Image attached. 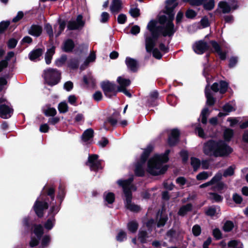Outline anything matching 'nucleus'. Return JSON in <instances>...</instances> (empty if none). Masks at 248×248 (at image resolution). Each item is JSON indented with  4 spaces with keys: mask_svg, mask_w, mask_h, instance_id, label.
<instances>
[{
    "mask_svg": "<svg viewBox=\"0 0 248 248\" xmlns=\"http://www.w3.org/2000/svg\"><path fill=\"white\" fill-rule=\"evenodd\" d=\"M177 0H167L166 2L165 14L159 15L158 22L151 21L148 24L147 28L152 32L154 36L157 37V31H162V35L164 37L172 36L176 31L172 22L174 14V9L177 6Z\"/></svg>",
    "mask_w": 248,
    "mask_h": 248,
    "instance_id": "obj_1",
    "label": "nucleus"
},
{
    "mask_svg": "<svg viewBox=\"0 0 248 248\" xmlns=\"http://www.w3.org/2000/svg\"><path fill=\"white\" fill-rule=\"evenodd\" d=\"M203 152L207 155L217 157L227 155L232 149L222 140H209L204 143Z\"/></svg>",
    "mask_w": 248,
    "mask_h": 248,
    "instance_id": "obj_2",
    "label": "nucleus"
},
{
    "mask_svg": "<svg viewBox=\"0 0 248 248\" xmlns=\"http://www.w3.org/2000/svg\"><path fill=\"white\" fill-rule=\"evenodd\" d=\"M170 150H167L163 155H155L151 158L148 163L147 171L153 175H157L164 173L167 170L166 165L162 166V164L167 162Z\"/></svg>",
    "mask_w": 248,
    "mask_h": 248,
    "instance_id": "obj_3",
    "label": "nucleus"
},
{
    "mask_svg": "<svg viewBox=\"0 0 248 248\" xmlns=\"http://www.w3.org/2000/svg\"><path fill=\"white\" fill-rule=\"evenodd\" d=\"M133 180V177L132 176L130 178L125 180H119L117 182L118 184L122 186L125 196L126 197L125 206L127 209L132 212H138L140 210V207L132 203V194L131 190L134 188L132 184Z\"/></svg>",
    "mask_w": 248,
    "mask_h": 248,
    "instance_id": "obj_4",
    "label": "nucleus"
},
{
    "mask_svg": "<svg viewBox=\"0 0 248 248\" xmlns=\"http://www.w3.org/2000/svg\"><path fill=\"white\" fill-rule=\"evenodd\" d=\"M44 78L46 83L53 86L59 82L61 73L56 69L49 68L44 71Z\"/></svg>",
    "mask_w": 248,
    "mask_h": 248,
    "instance_id": "obj_5",
    "label": "nucleus"
},
{
    "mask_svg": "<svg viewBox=\"0 0 248 248\" xmlns=\"http://www.w3.org/2000/svg\"><path fill=\"white\" fill-rule=\"evenodd\" d=\"M153 149V147L150 145L145 149L141 156L140 162L138 163L136 165L135 172L137 175L141 176L143 175L144 170L142 168V165L147 160L149 154L152 151Z\"/></svg>",
    "mask_w": 248,
    "mask_h": 248,
    "instance_id": "obj_6",
    "label": "nucleus"
},
{
    "mask_svg": "<svg viewBox=\"0 0 248 248\" xmlns=\"http://www.w3.org/2000/svg\"><path fill=\"white\" fill-rule=\"evenodd\" d=\"M117 82L119 84L117 91L123 92L127 96L131 97V93L126 89V87L130 85V80L120 77L117 79Z\"/></svg>",
    "mask_w": 248,
    "mask_h": 248,
    "instance_id": "obj_7",
    "label": "nucleus"
},
{
    "mask_svg": "<svg viewBox=\"0 0 248 248\" xmlns=\"http://www.w3.org/2000/svg\"><path fill=\"white\" fill-rule=\"evenodd\" d=\"M48 205L46 202H42L40 201H36L34 205V210L37 216L39 217H42L44 216V210L47 209Z\"/></svg>",
    "mask_w": 248,
    "mask_h": 248,
    "instance_id": "obj_8",
    "label": "nucleus"
},
{
    "mask_svg": "<svg viewBox=\"0 0 248 248\" xmlns=\"http://www.w3.org/2000/svg\"><path fill=\"white\" fill-rule=\"evenodd\" d=\"M98 157L96 155H93L89 156L87 165L92 170H97L101 168L100 162L97 160Z\"/></svg>",
    "mask_w": 248,
    "mask_h": 248,
    "instance_id": "obj_9",
    "label": "nucleus"
},
{
    "mask_svg": "<svg viewBox=\"0 0 248 248\" xmlns=\"http://www.w3.org/2000/svg\"><path fill=\"white\" fill-rule=\"evenodd\" d=\"M209 46L207 43L202 40L196 42L193 46L194 51L197 54L203 53L208 49Z\"/></svg>",
    "mask_w": 248,
    "mask_h": 248,
    "instance_id": "obj_10",
    "label": "nucleus"
},
{
    "mask_svg": "<svg viewBox=\"0 0 248 248\" xmlns=\"http://www.w3.org/2000/svg\"><path fill=\"white\" fill-rule=\"evenodd\" d=\"M101 86L106 96L108 97H111L109 93L118 92L116 91L115 85L108 81L102 82L101 83Z\"/></svg>",
    "mask_w": 248,
    "mask_h": 248,
    "instance_id": "obj_11",
    "label": "nucleus"
},
{
    "mask_svg": "<svg viewBox=\"0 0 248 248\" xmlns=\"http://www.w3.org/2000/svg\"><path fill=\"white\" fill-rule=\"evenodd\" d=\"M84 25V22L82 20V16L78 15L76 21H70L68 22L67 28L70 30H77L82 28Z\"/></svg>",
    "mask_w": 248,
    "mask_h": 248,
    "instance_id": "obj_12",
    "label": "nucleus"
},
{
    "mask_svg": "<svg viewBox=\"0 0 248 248\" xmlns=\"http://www.w3.org/2000/svg\"><path fill=\"white\" fill-rule=\"evenodd\" d=\"M162 33V31H157L158 36L157 37L154 36L153 34H152V37H147L145 39V47L146 50L148 52H151L154 47L155 45L156 40L158 38L159 36V33ZM151 34H152L151 33Z\"/></svg>",
    "mask_w": 248,
    "mask_h": 248,
    "instance_id": "obj_13",
    "label": "nucleus"
},
{
    "mask_svg": "<svg viewBox=\"0 0 248 248\" xmlns=\"http://www.w3.org/2000/svg\"><path fill=\"white\" fill-rule=\"evenodd\" d=\"M13 109L5 104L0 105V117L3 119H8L11 116Z\"/></svg>",
    "mask_w": 248,
    "mask_h": 248,
    "instance_id": "obj_14",
    "label": "nucleus"
},
{
    "mask_svg": "<svg viewBox=\"0 0 248 248\" xmlns=\"http://www.w3.org/2000/svg\"><path fill=\"white\" fill-rule=\"evenodd\" d=\"M42 27L38 25H32L28 30V33L31 35L38 37L42 32Z\"/></svg>",
    "mask_w": 248,
    "mask_h": 248,
    "instance_id": "obj_15",
    "label": "nucleus"
},
{
    "mask_svg": "<svg viewBox=\"0 0 248 248\" xmlns=\"http://www.w3.org/2000/svg\"><path fill=\"white\" fill-rule=\"evenodd\" d=\"M179 132L177 129H173L171 132V136L168 139V143L170 146H174L178 142V137Z\"/></svg>",
    "mask_w": 248,
    "mask_h": 248,
    "instance_id": "obj_16",
    "label": "nucleus"
},
{
    "mask_svg": "<svg viewBox=\"0 0 248 248\" xmlns=\"http://www.w3.org/2000/svg\"><path fill=\"white\" fill-rule=\"evenodd\" d=\"M222 176L221 173H217L210 181L200 185V187L204 188L210 185H214L221 180Z\"/></svg>",
    "mask_w": 248,
    "mask_h": 248,
    "instance_id": "obj_17",
    "label": "nucleus"
},
{
    "mask_svg": "<svg viewBox=\"0 0 248 248\" xmlns=\"http://www.w3.org/2000/svg\"><path fill=\"white\" fill-rule=\"evenodd\" d=\"M121 0H112L110 10L113 13H118L122 8Z\"/></svg>",
    "mask_w": 248,
    "mask_h": 248,
    "instance_id": "obj_18",
    "label": "nucleus"
},
{
    "mask_svg": "<svg viewBox=\"0 0 248 248\" xmlns=\"http://www.w3.org/2000/svg\"><path fill=\"white\" fill-rule=\"evenodd\" d=\"M74 46V42L71 39H67L63 42L62 49L64 52H69L72 51Z\"/></svg>",
    "mask_w": 248,
    "mask_h": 248,
    "instance_id": "obj_19",
    "label": "nucleus"
},
{
    "mask_svg": "<svg viewBox=\"0 0 248 248\" xmlns=\"http://www.w3.org/2000/svg\"><path fill=\"white\" fill-rule=\"evenodd\" d=\"M192 204L191 203H188L186 205H183L180 207L178 212V215L181 217H184L186 214L192 210Z\"/></svg>",
    "mask_w": 248,
    "mask_h": 248,
    "instance_id": "obj_20",
    "label": "nucleus"
},
{
    "mask_svg": "<svg viewBox=\"0 0 248 248\" xmlns=\"http://www.w3.org/2000/svg\"><path fill=\"white\" fill-rule=\"evenodd\" d=\"M127 67L132 71H136L138 68L137 62L132 58H127L125 60Z\"/></svg>",
    "mask_w": 248,
    "mask_h": 248,
    "instance_id": "obj_21",
    "label": "nucleus"
},
{
    "mask_svg": "<svg viewBox=\"0 0 248 248\" xmlns=\"http://www.w3.org/2000/svg\"><path fill=\"white\" fill-rule=\"evenodd\" d=\"M44 50L42 48H37L31 51L29 54L30 59L31 61L34 60L43 54Z\"/></svg>",
    "mask_w": 248,
    "mask_h": 248,
    "instance_id": "obj_22",
    "label": "nucleus"
},
{
    "mask_svg": "<svg viewBox=\"0 0 248 248\" xmlns=\"http://www.w3.org/2000/svg\"><path fill=\"white\" fill-rule=\"evenodd\" d=\"M96 58V55L94 51H92L90 55L88 57L84 63L81 66L80 69L83 70L86 67L88 66V64L91 62H94Z\"/></svg>",
    "mask_w": 248,
    "mask_h": 248,
    "instance_id": "obj_23",
    "label": "nucleus"
},
{
    "mask_svg": "<svg viewBox=\"0 0 248 248\" xmlns=\"http://www.w3.org/2000/svg\"><path fill=\"white\" fill-rule=\"evenodd\" d=\"M93 130L92 128H89L85 130L82 136V140L86 142L93 136Z\"/></svg>",
    "mask_w": 248,
    "mask_h": 248,
    "instance_id": "obj_24",
    "label": "nucleus"
},
{
    "mask_svg": "<svg viewBox=\"0 0 248 248\" xmlns=\"http://www.w3.org/2000/svg\"><path fill=\"white\" fill-rule=\"evenodd\" d=\"M218 7L224 14L229 13L231 10L230 6L226 1H220L218 3Z\"/></svg>",
    "mask_w": 248,
    "mask_h": 248,
    "instance_id": "obj_25",
    "label": "nucleus"
},
{
    "mask_svg": "<svg viewBox=\"0 0 248 248\" xmlns=\"http://www.w3.org/2000/svg\"><path fill=\"white\" fill-rule=\"evenodd\" d=\"M119 115V113H114L107 118V122L112 126L115 125L117 123Z\"/></svg>",
    "mask_w": 248,
    "mask_h": 248,
    "instance_id": "obj_26",
    "label": "nucleus"
},
{
    "mask_svg": "<svg viewBox=\"0 0 248 248\" xmlns=\"http://www.w3.org/2000/svg\"><path fill=\"white\" fill-rule=\"evenodd\" d=\"M55 53V47L52 46L51 48L49 49L45 55V60L47 64H49L51 62V60L52 57V56Z\"/></svg>",
    "mask_w": 248,
    "mask_h": 248,
    "instance_id": "obj_27",
    "label": "nucleus"
},
{
    "mask_svg": "<svg viewBox=\"0 0 248 248\" xmlns=\"http://www.w3.org/2000/svg\"><path fill=\"white\" fill-rule=\"evenodd\" d=\"M205 95L207 98V105L211 106H213L215 102V99L209 90L206 89Z\"/></svg>",
    "mask_w": 248,
    "mask_h": 248,
    "instance_id": "obj_28",
    "label": "nucleus"
},
{
    "mask_svg": "<svg viewBox=\"0 0 248 248\" xmlns=\"http://www.w3.org/2000/svg\"><path fill=\"white\" fill-rule=\"evenodd\" d=\"M34 232L38 238H40L44 233V229L42 226L41 225H35Z\"/></svg>",
    "mask_w": 248,
    "mask_h": 248,
    "instance_id": "obj_29",
    "label": "nucleus"
},
{
    "mask_svg": "<svg viewBox=\"0 0 248 248\" xmlns=\"http://www.w3.org/2000/svg\"><path fill=\"white\" fill-rule=\"evenodd\" d=\"M210 113L209 109L208 108H204L202 109L201 113L202 116V123L205 124L207 123V118Z\"/></svg>",
    "mask_w": 248,
    "mask_h": 248,
    "instance_id": "obj_30",
    "label": "nucleus"
},
{
    "mask_svg": "<svg viewBox=\"0 0 248 248\" xmlns=\"http://www.w3.org/2000/svg\"><path fill=\"white\" fill-rule=\"evenodd\" d=\"M209 199L215 202H220L223 200V197L215 193H210Z\"/></svg>",
    "mask_w": 248,
    "mask_h": 248,
    "instance_id": "obj_31",
    "label": "nucleus"
},
{
    "mask_svg": "<svg viewBox=\"0 0 248 248\" xmlns=\"http://www.w3.org/2000/svg\"><path fill=\"white\" fill-rule=\"evenodd\" d=\"M212 174L211 172L208 173L206 171H202V172L199 173L197 175L196 178L198 180H205V179H207L209 176H211Z\"/></svg>",
    "mask_w": 248,
    "mask_h": 248,
    "instance_id": "obj_32",
    "label": "nucleus"
},
{
    "mask_svg": "<svg viewBox=\"0 0 248 248\" xmlns=\"http://www.w3.org/2000/svg\"><path fill=\"white\" fill-rule=\"evenodd\" d=\"M234 227L233 223L231 221H227L223 227V229L225 232H230Z\"/></svg>",
    "mask_w": 248,
    "mask_h": 248,
    "instance_id": "obj_33",
    "label": "nucleus"
},
{
    "mask_svg": "<svg viewBox=\"0 0 248 248\" xmlns=\"http://www.w3.org/2000/svg\"><path fill=\"white\" fill-rule=\"evenodd\" d=\"M44 114L47 116H54L56 113L57 111L55 108H48L47 109L44 110Z\"/></svg>",
    "mask_w": 248,
    "mask_h": 248,
    "instance_id": "obj_34",
    "label": "nucleus"
},
{
    "mask_svg": "<svg viewBox=\"0 0 248 248\" xmlns=\"http://www.w3.org/2000/svg\"><path fill=\"white\" fill-rule=\"evenodd\" d=\"M233 135V131L231 129H226L224 132V137L226 141H229Z\"/></svg>",
    "mask_w": 248,
    "mask_h": 248,
    "instance_id": "obj_35",
    "label": "nucleus"
},
{
    "mask_svg": "<svg viewBox=\"0 0 248 248\" xmlns=\"http://www.w3.org/2000/svg\"><path fill=\"white\" fill-rule=\"evenodd\" d=\"M138 228V224L135 221H131L128 224V230L132 232H136Z\"/></svg>",
    "mask_w": 248,
    "mask_h": 248,
    "instance_id": "obj_36",
    "label": "nucleus"
},
{
    "mask_svg": "<svg viewBox=\"0 0 248 248\" xmlns=\"http://www.w3.org/2000/svg\"><path fill=\"white\" fill-rule=\"evenodd\" d=\"M191 164L194 170H196L200 166V161L196 158L192 157L191 158Z\"/></svg>",
    "mask_w": 248,
    "mask_h": 248,
    "instance_id": "obj_37",
    "label": "nucleus"
},
{
    "mask_svg": "<svg viewBox=\"0 0 248 248\" xmlns=\"http://www.w3.org/2000/svg\"><path fill=\"white\" fill-rule=\"evenodd\" d=\"M168 217L167 216H161L157 223V227H161L164 226L166 224V222L168 221Z\"/></svg>",
    "mask_w": 248,
    "mask_h": 248,
    "instance_id": "obj_38",
    "label": "nucleus"
},
{
    "mask_svg": "<svg viewBox=\"0 0 248 248\" xmlns=\"http://www.w3.org/2000/svg\"><path fill=\"white\" fill-rule=\"evenodd\" d=\"M68 106L65 102H61L59 104L58 109L61 113H65L68 111Z\"/></svg>",
    "mask_w": 248,
    "mask_h": 248,
    "instance_id": "obj_39",
    "label": "nucleus"
},
{
    "mask_svg": "<svg viewBox=\"0 0 248 248\" xmlns=\"http://www.w3.org/2000/svg\"><path fill=\"white\" fill-rule=\"evenodd\" d=\"M228 88V84L224 81H221L219 83V92L221 93H225Z\"/></svg>",
    "mask_w": 248,
    "mask_h": 248,
    "instance_id": "obj_40",
    "label": "nucleus"
},
{
    "mask_svg": "<svg viewBox=\"0 0 248 248\" xmlns=\"http://www.w3.org/2000/svg\"><path fill=\"white\" fill-rule=\"evenodd\" d=\"M232 199L236 204H241L243 202L242 197L237 193H234L232 195Z\"/></svg>",
    "mask_w": 248,
    "mask_h": 248,
    "instance_id": "obj_41",
    "label": "nucleus"
},
{
    "mask_svg": "<svg viewBox=\"0 0 248 248\" xmlns=\"http://www.w3.org/2000/svg\"><path fill=\"white\" fill-rule=\"evenodd\" d=\"M204 8L207 10H211L215 7L214 0H210L208 2L203 4Z\"/></svg>",
    "mask_w": 248,
    "mask_h": 248,
    "instance_id": "obj_42",
    "label": "nucleus"
},
{
    "mask_svg": "<svg viewBox=\"0 0 248 248\" xmlns=\"http://www.w3.org/2000/svg\"><path fill=\"white\" fill-rule=\"evenodd\" d=\"M235 169V167L234 166H230L227 169H226L223 173V176L224 177H227L228 176L232 175L234 173V170Z\"/></svg>",
    "mask_w": 248,
    "mask_h": 248,
    "instance_id": "obj_43",
    "label": "nucleus"
},
{
    "mask_svg": "<svg viewBox=\"0 0 248 248\" xmlns=\"http://www.w3.org/2000/svg\"><path fill=\"white\" fill-rule=\"evenodd\" d=\"M79 60L78 59H72L70 61L69 66L72 69H76L78 67Z\"/></svg>",
    "mask_w": 248,
    "mask_h": 248,
    "instance_id": "obj_44",
    "label": "nucleus"
},
{
    "mask_svg": "<svg viewBox=\"0 0 248 248\" xmlns=\"http://www.w3.org/2000/svg\"><path fill=\"white\" fill-rule=\"evenodd\" d=\"M192 231L194 236H198L201 233V228L199 225H195L193 227Z\"/></svg>",
    "mask_w": 248,
    "mask_h": 248,
    "instance_id": "obj_45",
    "label": "nucleus"
},
{
    "mask_svg": "<svg viewBox=\"0 0 248 248\" xmlns=\"http://www.w3.org/2000/svg\"><path fill=\"white\" fill-rule=\"evenodd\" d=\"M147 237V233L146 231H140L139 233V239L141 243H145Z\"/></svg>",
    "mask_w": 248,
    "mask_h": 248,
    "instance_id": "obj_46",
    "label": "nucleus"
},
{
    "mask_svg": "<svg viewBox=\"0 0 248 248\" xmlns=\"http://www.w3.org/2000/svg\"><path fill=\"white\" fill-rule=\"evenodd\" d=\"M45 29L50 38L52 39L53 37V32L51 26L49 24H47L45 26Z\"/></svg>",
    "mask_w": 248,
    "mask_h": 248,
    "instance_id": "obj_47",
    "label": "nucleus"
},
{
    "mask_svg": "<svg viewBox=\"0 0 248 248\" xmlns=\"http://www.w3.org/2000/svg\"><path fill=\"white\" fill-rule=\"evenodd\" d=\"M114 194L111 192L108 193L105 197V200L108 203H113L114 201Z\"/></svg>",
    "mask_w": 248,
    "mask_h": 248,
    "instance_id": "obj_48",
    "label": "nucleus"
},
{
    "mask_svg": "<svg viewBox=\"0 0 248 248\" xmlns=\"http://www.w3.org/2000/svg\"><path fill=\"white\" fill-rule=\"evenodd\" d=\"M205 0H188L189 4L193 6H198L202 5Z\"/></svg>",
    "mask_w": 248,
    "mask_h": 248,
    "instance_id": "obj_49",
    "label": "nucleus"
},
{
    "mask_svg": "<svg viewBox=\"0 0 248 248\" xmlns=\"http://www.w3.org/2000/svg\"><path fill=\"white\" fill-rule=\"evenodd\" d=\"M9 21H2L0 23V33H2L9 26Z\"/></svg>",
    "mask_w": 248,
    "mask_h": 248,
    "instance_id": "obj_50",
    "label": "nucleus"
},
{
    "mask_svg": "<svg viewBox=\"0 0 248 248\" xmlns=\"http://www.w3.org/2000/svg\"><path fill=\"white\" fill-rule=\"evenodd\" d=\"M213 235L216 239L218 240L222 238V233L221 231L217 228H216L213 231Z\"/></svg>",
    "mask_w": 248,
    "mask_h": 248,
    "instance_id": "obj_51",
    "label": "nucleus"
},
{
    "mask_svg": "<svg viewBox=\"0 0 248 248\" xmlns=\"http://www.w3.org/2000/svg\"><path fill=\"white\" fill-rule=\"evenodd\" d=\"M40 239L39 238L37 239L34 237H32L30 242V246L32 248L37 246L39 244Z\"/></svg>",
    "mask_w": 248,
    "mask_h": 248,
    "instance_id": "obj_52",
    "label": "nucleus"
},
{
    "mask_svg": "<svg viewBox=\"0 0 248 248\" xmlns=\"http://www.w3.org/2000/svg\"><path fill=\"white\" fill-rule=\"evenodd\" d=\"M206 214L209 216H213L216 213V209L215 207H210L206 211Z\"/></svg>",
    "mask_w": 248,
    "mask_h": 248,
    "instance_id": "obj_53",
    "label": "nucleus"
},
{
    "mask_svg": "<svg viewBox=\"0 0 248 248\" xmlns=\"http://www.w3.org/2000/svg\"><path fill=\"white\" fill-rule=\"evenodd\" d=\"M196 16V12L191 9L188 10L186 13V16L187 18H193Z\"/></svg>",
    "mask_w": 248,
    "mask_h": 248,
    "instance_id": "obj_54",
    "label": "nucleus"
},
{
    "mask_svg": "<svg viewBox=\"0 0 248 248\" xmlns=\"http://www.w3.org/2000/svg\"><path fill=\"white\" fill-rule=\"evenodd\" d=\"M126 19V16L123 14L119 15L117 18L118 22L119 24H124Z\"/></svg>",
    "mask_w": 248,
    "mask_h": 248,
    "instance_id": "obj_55",
    "label": "nucleus"
},
{
    "mask_svg": "<svg viewBox=\"0 0 248 248\" xmlns=\"http://www.w3.org/2000/svg\"><path fill=\"white\" fill-rule=\"evenodd\" d=\"M54 220L53 218L48 219L45 224V227L48 230H50L53 227Z\"/></svg>",
    "mask_w": 248,
    "mask_h": 248,
    "instance_id": "obj_56",
    "label": "nucleus"
},
{
    "mask_svg": "<svg viewBox=\"0 0 248 248\" xmlns=\"http://www.w3.org/2000/svg\"><path fill=\"white\" fill-rule=\"evenodd\" d=\"M126 237V233L125 232H124V231H120L117 237H116V239L118 241H122L124 238H125Z\"/></svg>",
    "mask_w": 248,
    "mask_h": 248,
    "instance_id": "obj_57",
    "label": "nucleus"
},
{
    "mask_svg": "<svg viewBox=\"0 0 248 248\" xmlns=\"http://www.w3.org/2000/svg\"><path fill=\"white\" fill-rule=\"evenodd\" d=\"M130 13L134 17H138L140 16V10L138 8L132 9L130 11Z\"/></svg>",
    "mask_w": 248,
    "mask_h": 248,
    "instance_id": "obj_58",
    "label": "nucleus"
},
{
    "mask_svg": "<svg viewBox=\"0 0 248 248\" xmlns=\"http://www.w3.org/2000/svg\"><path fill=\"white\" fill-rule=\"evenodd\" d=\"M65 27V22L64 21H62L60 22L59 26V31L56 34V36H59L61 32L63 31Z\"/></svg>",
    "mask_w": 248,
    "mask_h": 248,
    "instance_id": "obj_59",
    "label": "nucleus"
},
{
    "mask_svg": "<svg viewBox=\"0 0 248 248\" xmlns=\"http://www.w3.org/2000/svg\"><path fill=\"white\" fill-rule=\"evenodd\" d=\"M195 131L198 133V136L202 138H205V134L203 129L200 127L196 128Z\"/></svg>",
    "mask_w": 248,
    "mask_h": 248,
    "instance_id": "obj_60",
    "label": "nucleus"
},
{
    "mask_svg": "<svg viewBox=\"0 0 248 248\" xmlns=\"http://www.w3.org/2000/svg\"><path fill=\"white\" fill-rule=\"evenodd\" d=\"M93 98L96 101H100L102 99V94L101 92L97 91L93 95Z\"/></svg>",
    "mask_w": 248,
    "mask_h": 248,
    "instance_id": "obj_61",
    "label": "nucleus"
},
{
    "mask_svg": "<svg viewBox=\"0 0 248 248\" xmlns=\"http://www.w3.org/2000/svg\"><path fill=\"white\" fill-rule=\"evenodd\" d=\"M17 44V41L15 39H11L8 43V46L10 48H14Z\"/></svg>",
    "mask_w": 248,
    "mask_h": 248,
    "instance_id": "obj_62",
    "label": "nucleus"
},
{
    "mask_svg": "<svg viewBox=\"0 0 248 248\" xmlns=\"http://www.w3.org/2000/svg\"><path fill=\"white\" fill-rule=\"evenodd\" d=\"M50 241V237L49 236H45L42 241V244L43 246H46Z\"/></svg>",
    "mask_w": 248,
    "mask_h": 248,
    "instance_id": "obj_63",
    "label": "nucleus"
},
{
    "mask_svg": "<svg viewBox=\"0 0 248 248\" xmlns=\"http://www.w3.org/2000/svg\"><path fill=\"white\" fill-rule=\"evenodd\" d=\"M101 21L103 23L106 22L108 18H109V14L107 12H103L101 16Z\"/></svg>",
    "mask_w": 248,
    "mask_h": 248,
    "instance_id": "obj_64",
    "label": "nucleus"
}]
</instances>
